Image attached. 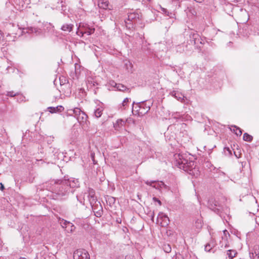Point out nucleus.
Segmentation results:
<instances>
[{"label": "nucleus", "mask_w": 259, "mask_h": 259, "mask_svg": "<svg viewBox=\"0 0 259 259\" xmlns=\"http://www.w3.org/2000/svg\"><path fill=\"white\" fill-rule=\"evenodd\" d=\"M145 183L148 185H150L156 189H161L164 188L167 189V186L162 181L156 182V181H147Z\"/></svg>", "instance_id": "10"}, {"label": "nucleus", "mask_w": 259, "mask_h": 259, "mask_svg": "<svg viewBox=\"0 0 259 259\" xmlns=\"http://www.w3.org/2000/svg\"><path fill=\"white\" fill-rule=\"evenodd\" d=\"M79 185L77 180L73 178L51 181L47 186L50 191L56 194L64 196L73 193Z\"/></svg>", "instance_id": "1"}, {"label": "nucleus", "mask_w": 259, "mask_h": 259, "mask_svg": "<svg viewBox=\"0 0 259 259\" xmlns=\"http://www.w3.org/2000/svg\"><path fill=\"white\" fill-rule=\"evenodd\" d=\"M170 95L171 96L174 97L179 101H181L183 99L182 95L176 91H172L170 92Z\"/></svg>", "instance_id": "18"}, {"label": "nucleus", "mask_w": 259, "mask_h": 259, "mask_svg": "<svg viewBox=\"0 0 259 259\" xmlns=\"http://www.w3.org/2000/svg\"><path fill=\"white\" fill-rule=\"evenodd\" d=\"M208 207L214 212L219 214L220 212V207H221L219 202L215 199L211 198L208 201Z\"/></svg>", "instance_id": "7"}, {"label": "nucleus", "mask_w": 259, "mask_h": 259, "mask_svg": "<svg viewBox=\"0 0 259 259\" xmlns=\"http://www.w3.org/2000/svg\"><path fill=\"white\" fill-rule=\"evenodd\" d=\"M137 105L139 108V110H137L138 113L139 115L145 114L150 109V105H147L145 102L139 103Z\"/></svg>", "instance_id": "8"}, {"label": "nucleus", "mask_w": 259, "mask_h": 259, "mask_svg": "<svg viewBox=\"0 0 259 259\" xmlns=\"http://www.w3.org/2000/svg\"><path fill=\"white\" fill-rule=\"evenodd\" d=\"M19 95V92H14V91L7 92L6 95L11 97H13Z\"/></svg>", "instance_id": "28"}, {"label": "nucleus", "mask_w": 259, "mask_h": 259, "mask_svg": "<svg viewBox=\"0 0 259 259\" xmlns=\"http://www.w3.org/2000/svg\"><path fill=\"white\" fill-rule=\"evenodd\" d=\"M140 14L137 12L128 13L127 19L124 21L126 27L128 29L133 28L134 25L140 21Z\"/></svg>", "instance_id": "2"}, {"label": "nucleus", "mask_w": 259, "mask_h": 259, "mask_svg": "<svg viewBox=\"0 0 259 259\" xmlns=\"http://www.w3.org/2000/svg\"><path fill=\"white\" fill-rule=\"evenodd\" d=\"M243 139L245 141L250 142L252 141L253 137L251 135L245 133L243 135Z\"/></svg>", "instance_id": "22"}, {"label": "nucleus", "mask_w": 259, "mask_h": 259, "mask_svg": "<svg viewBox=\"0 0 259 259\" xmlns=\"http://www.w3.org/2000/svg\"><path fill=\"white\" fill-rule=\"evenodd\" d=\"M129 100L130 99L128 98H126L124 99L122 103V105L123 107H124L126 105L127 103L129 102Z\"/></svg>", "instance_id": "33"}, {"label": "nucleus", "mask_w": 259, "mask_h": 259, "mask_svg": "<svg viewBox=\"0 0 259 259\" xmlns=\"http://www.w3.org/2000/svg\"><path fill=\"white\" fill-rule=\"evenodd\" d=\"M176 259H180L179 257H177Z\"/></svg>", "instance_id": "41"}, {"label": "nucleus", "mask_w": 259, "mask_h": 259, "mask_svg": "<svg viewBox=\"0 0 259 259\" xmlns=\"http://www.w3.org/2000/svg\"><path fill=\"white\" fill-rule=\"evenodd\" d=\"M74 27V25L72 24H64L61 28V29L63 31L70 32Z\"/></svg>", "instance_id": "14"}, {"label": "nucleus", "mask_w": 259, "mask_h": 259, "mask_svg": "<svg viewBox=\"0 0 259 259\" xmlns=\"http://www.w3.org/2000/svg\"><path fill=\"white\" fill-rule=\"evenodd\" d=\"M153 200L155 202H157L158 203L159 205H161V201L156 197H153Z\"/></svg>", "instance_id": "34"}, {"label": "nucleus", "mask_w": 259, "mask_h": 259, "mask_svg": "<svg viewBox=\"0 0 259 259\" xmlns=\"http://www.w3.org/2000/svg\"><path fill=\"white\" fill-rule=\"evenodd\" d=\"M88 117V115L85 114V113L82 111L79 116H77V120L80 124L84 125L85 124H87Z\"/></svg>", "instance_id": "11"}, {"label": "nucleus", "mask_w": 259, "mask_h": 259, "mask_svg": "<svg viewBox=\"0 0 259 259\" xmlns=\"http://www.w3.org/2000/svg\"><path fill=\"white\" fill-rule=\"evenodd\" d=\"M176 165L179 168L183 169L185 171L188 170L189 167L190 166L191 162H188V160L184 158L183 155L178 154L175 155Z\"/></svg>", "instance_id": "3"}, {"label": "nucleus", "mask_w": 259, "mask_h": 259, "mask_svg": "<svg viewBox=\"0 0 259 259\" xmlns=\"http://www.w3.org/2000/svg\"><path fill=\"white\" fill-rule=\"evenodd\" d=\"M70 111L73 112L74 117H75L76 118H77V116H79V115L82 112V111H81L80 109L78 108H75L74 109L70 110Z\"/></svg>", "instance_id": "21"}, {"label": "nucleus", "mask_w": 259, "mask_h": 259, "mask_svg": "<svg viewBox=\"0 0 259 259\" xmlns=\"http://www.w3.org/2000/svg\"><path fill=\"white\" fill-rule=\"evenodd\" d=\"M190 41H193L194 44L198 46V44H203L204 41L199 35L194 32H191L190 34Z\"/></svg>", "instance_id": "9"}, {"label": "nucleus", "mask_w": 259, "mask_h": 259, "mask_svg": "<svg viewBox=\"0 0 259 259\" xmlns=\"http://www.w3.org/2000/svg\"><path fill=\"white\" fill-rule=\"evenodd\" d=\"M163 11H166V10L165 9H163Z\"/></svg>", "instance_id": "40"}, {"label": "nucleus", "mask_w": 259, "mask_h": 259, "mask_svg": "<svg viewBox=\"0 0 259 259\" xmlns=\"http://www.w3.org/2000/svg\"><path fill=\"white\" fill-rule=\"evenodd\" d=\"M38 31L37 28L30 27L28 29V32L29 33H36Z\"/></svg>", "instance_id": "32"}, {"label": "nucleus", "mask_w": 259, "mask_h": 259, "mask_svg": "<svg viewBox=\"0 0 259 259\" xmlns=\"http://www.w3.org/2000/svg\"><path fill=\"white\" fill-rule=\"evenodd\" d=\"M234 127L236 129L235 130L233 129V132H234L235 134L237 136H240L242 134V130L240 128H239L235 125L234 126Z\"/></svg>", "instance_id": "23"}, {"label": "nucleus", "mask_w": 259, "mask_h": 259, "mask_svg": "<svg viewBox=\"0 0 259 259\" xmlns=\"http://www.w3.org/2000/svg\"><path fill=\"white\" fill-rule=\"evenodd\" d=\"M60 224H61V226L63 228H67L69 226V224H70L71 223L69 222H67V221L62 220V221L60 222Z\"/></svg>", "instance_id": "30"}, {"label": "nucleus", "mask_w": 259, "mask_h": 259, "mask_svg": "<svg viewBox=\"0 0 259 259\" xmlns=\"http://www.w3.org/2000/svg\"><path fill=\"white\" fill-rule=\"evenodd\" d=\"M98 5L100 8L106 9L108 7V3L107 1L103 2V1L99 0Z\"/></svg>", "instance_id": "20"}, {"label": "nucleus", "mask_w": 259, "mask_h": 259, "mask_svg": "<svg viewBox=\"0 0 259 259\" xmlns=\"http://www.w3.org/2000/svg\"><path fill=\"white\" fill-rule=\"evenodd\" d=\"M88 198L90 204L91 205L93 209H96V206L98 205V204H97V199L95 196V191L93 189L89 188L88 189Z\"/></svg>", "instance_id": "6"}, {"label": "nucleus", "mask_w": 259, "mask_h": 259, "mask_svg": "<svg viewBox=\"0 0 259 259\" xmlns=\"http://www.w3.org/2000/svg\"><path fill=\"white\" fill-rule=\"evenodd\" d=\"M100 207L101 208V210H99L98 211H95V209H93L94 210V212H95V215L97 217H101L103 214V210H102V207L101 205V204H100Z\"/></svg>", "instance_id": "27"}, {"label": "nucleus", "mask_w": 259, "mask_h": 259, "mask_svg": "<svg viewBox=\"0 0 259 259\" xmlns=\"http://www.w3.org/2000/svg\"><path fill=\"white\" fill-rule=\"evenodd\" d=\"M115 198L114 197L109 196L107 198V202H109V205H111L112 204H113L115 202Z\"/></svg>", "instance_id": "29"}, {"label": "nucleus", "mask_w": 259, "mask_h": 259, "mask_svg": "<svg viewBox=\"0 0 259 259\" xmlns=\"http://www.w3.org/2000/svg\"><path fill=\"white\" fill-rule=\"evenodd\" d=\"M48 109H50V112L51 113H54L62 112L64 110V107L62 106H58L56 107H48Z\"/></svg>", "instance_id": "16"}, {"label": "nucleus", "mask_w": 259, "mask_h": 259, "mask_svg": "<svg viewBox=\"0 0 259 259\" xmlns=\"http://www.w3.org/2000/svg\"><path fill=\"white\" fill-rule=\"evenodd\" d=\"M124 124L125 122L122 119H119L113 124V127L116 131H119Z\"/></svg>", "instance_id": "12"}, {"label": "nucleus", "mask_w": 259, "mask_h": 259, "mask_svg": "<svg viewBox=\"0 0 259 259\" xmlns=\"http://www.w3.org/2000/svg\"><path fill=\"white\" fill-rule=\"evenodd\" d=\"M215 246V243L213 241L207 243L205 246V250L207 252L210 251L213 247Z\"/></svg>", "instance_id": "17"}, {"label": "nucleus", "mask_w": 259, "mask_h": 259, "mask_svg": "<svg viewBox=\"0 0 259 259\" xmlns=\"http://www.w3.org/2000/svg\"><path fill=\"white\" fill-rule=\"evenodd\" d=\"M0 185H1L0 189L2 191H3L5 189L4 185L2 183H1Z\"/></svg>", "instance_id": "36"}, {"label": "nucleus", "mask_w": 259, "mask_h": 259, "mask_svg": "<svg viewBox=\"0 0 259 259\" xmlns=\"http://www.w3.org/2000/svg\"><path fill=\"white\" fill-rule=\"evenodd\" d=\"M158 217L162 218L163 219V220L165 221L166 225H167L168 222H169V220L168 217L162 213L161 214H159Z\"/></svg>", "instance_id": "26"}, {"label": "nucleus", "mask_w": 259, "mask_h": 259, "mask_svg": "<svg viewBox=\"0 0 259 259\" xmlns=\"http://www.w3.org/2000/svg\"><path fill=\"white\" fill-rule=\"evenodd\" d=\"M225 150H227L228 152L229 155L232 154L231 150L229 149V148H225Z\"/></svg>", "instance_id": "35"}, {"label": "nucleus", "mask_w": 259, "mask_h": 259, "mask_svg": "<svg viewBox=\"0 0 259 259\" xmlns=\"http://www.w3.org/2000/svg\"><path fill=\"white\" fill-rule=\"evenodd\" d=\"M163 249L164 251L166 253H169L171 252V248L169 244H165L163 245Z\"/></svg>", "instance_id": "25"}, {"label": "nucleus", "mask_w": 259, "mask_h": 259, "mask_svg": "<svg viewBox=\"0 0 259 259\" xmlns=\"http://www.w3.org/2000/svg\"><path fill=\"white\" fill-rule=\"evenodd\" d=\"M1 37H2V35H1V34H0V39H1Z\"/></svg>", "instance_id": "42"}, {"label": "nucleus", "mask_w": 259, "mask_h": 259, "mask_svg": "<svg viewBox=\"0 0 259 259\" xmlns=\"http://www.w3.org/2000/svg\"><path fill=\"white\" fill-rule=\"evenodd\" d=\"M74 259H90L88 252L83 249L75 250L73 253Z\"/></svg>", "instance_id": "5"}, {"label": "nucleus", "mask_w": 259, "mask_h": 259, "mask_svg": "<svg viewBox=\"0 0 259 259\" xmlns=\"http://www.w3.org/2000/svg\"><path fill=\"white\" fill-rule=\"evenodd\" d=\"M95 29L93 27H90L87 24H79V28L77 29L76 34L79 35V32L81 33V36H83L84 34H87L90 35L94 33Z\"/></svg>", "instance_id": "4"}, {"label": "nucleus", "mask_w": 259, "mask_h": 259, "mask_svg": "<svg viewBox=\"0 0 259 259\" xmlns=\"http://www.w3.org/2000/svg\"><path fill=\"white\" fill-rule=\"evenodd\" d=\"M250 257L251 259H259V246H255L254 252L250 253Z\"/></svg>", "instance_id": "13"}, {"label": "nucleus", "mask_w": 259, "mask_h": 259, "mask_svg": "<svg viewBox=\"0 0 259 259\" xmlns=\"http://www.w3.org/2000/svg\"><path fill=\"white\" fill-rule=\"evenodd\" d=\"M142 49L143 51H145L146 50L145 47V46H143L142 48Z\"/></svg>", "instance_id": "38"}, {"label": "nucleus", "mask_w": 259, "mask_h": 259, "mask_svg": "<svg viewBox=\"0 0 259 259\" xmlns=\"http://www.w3.org/2000/svg\"><path fill=\"white\" fill-rule=\"evenodd\" d=\"M236 254L237 252L235 250H229L227 251V255L231 258L235 257Z\"/></svg>", "instance_id": "24"}, {"label": "nucleus", "mask_w": 259, "mask_h": 259, "mask_svg": "<svg viewBox=\"0 0 259 259\" xmlns=\"http://www.w3.org/2000/svg\"><path fill=\"white\" fill-rule=\"evenodd\" d=\"M103 108L101 107L97 108L94 111V115L95 117L97 118L101 117L103 113Z\"/></svg>", "instance_id": "19"}, {"label": "nucleus", "mask_w": 259, "mask_h": 259, "mask_svg": "<svg viewBox=\"0 0 259 259\" xmlns=\"http://www.w3.org/2000/svg\"><path fill=\"white\" fill-rule=\"evenodd\" d=\"M78 33H79V35H80V36H81V37H82V36H81V33H80V32H79Z\"/></svg>", "instance_id": "39"}, {"label": "nucleus", "mask_w": 259, "mask_h": 259, "mask_svg": "<svg viewBox=\"0 0 259 259\" xmlns=\"http://www.w3.org/2000/svg\"><path fill=\"white\" fill-rule=\"evenodd\" d=\"M67 231L68 232L72 233L73 232L75 229V227L71 223L70 224H69L68 227H67Z\"/></svg>", "instance_id": "31"}, {"label": "nucleus", "mask_w": 259, "mask_h": 259, "mask_svg": "<svg viewBox=\"0 0 259 259\" xmlns=\"http://www.w3.org/2000/svg\"><path fill=\"white\" fill-rule=\"evenodd\" d=\"M74 66H75V71L76 72L77 67H79V66L77 64H76V63L75 64Z\"/></svg>", "instance_id": "37"}, {"label": "nucleus", "mask_w": 259, "mask_h": 259, "mask_svg": "<svg viewBox=\"0 0 259 259\" xmlns=\"http://www.w3.org/2000/svg\"><path fill=\"white\" fill-rule=\"evenodd\" d=\"M114 84H115V87L118 91L124 92L125 91H129L130 90V89L126 87L125 85L120 83H116L113 81L112 83H111V85H114Z\"/></svg>", "instance_id": "15"}]
</instances>
